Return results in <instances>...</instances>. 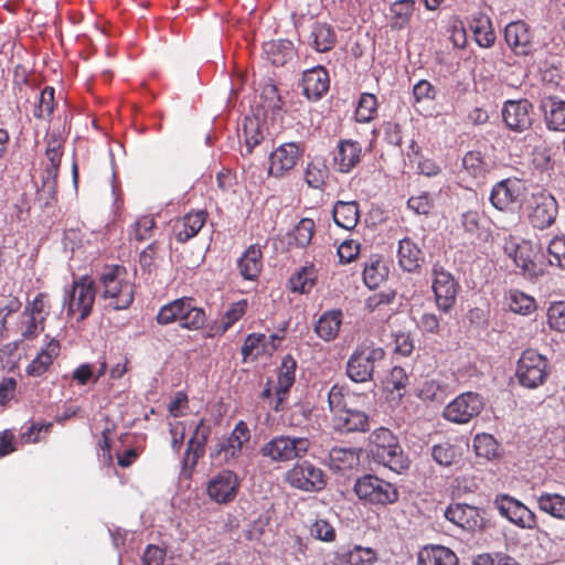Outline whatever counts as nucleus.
Here are the masks:
<instances>
[{
  "label": "nucleus",
  "instance_id": "f257e3e1",
  "mask_svg": "<svg viewBox=\"0 0 565 565\" xmlns=\"http://www.w3.org/2000/svg\"><path fill=\"white\" fill-rule=\"evenodd\" d=\"M355 397V394L338 385H333L328 393L332 427L340 434L366 431L370 428L369 416L353 407Z\"/></svg>",
  "mask_w": 565,
  "mask_h": 565
},
{
  "label": "nucleus",
  "instance_id": "f03ea898",
  "mask_svg": "<svg viewBox=\"0 0 565 565\" xmlns=\"http://www.w3.org/2000/svg\"><path fill=\"white\" fill-rule=\"evenodd\" d=\"M99 290L107 306L114 310H125L134 301V287L126 279V270L121 266L107 267L99 278Z\"/></svg>",
  "mask_w": 565,
  "mask_h": 565
},
{
  "label": "nucleus",
  "instance_id": "7ed1b4c3",
  "mask_svg": "<svg viewBox=\"0 0 565 565\" xmlns=\"http://www.w3.org/2000/svg\"><path fill=\"white\" fill-rule=\"evenodd\" d=\"M384 358L385 351L382 348L373 343H362L350 355L347 362V374L353 382H370Z\"/></svg>",
  "mask_w": 565,
  "mask_h": 565
},
{
  "label": "nucleus",
  "instance_id": "20e7f679",
  "mask_svg": "<svg viewBox=\"0 0 565 565\" xmlns=\"http://www.w3.org/2000/svg\"><path fill=\"white\" fill-rule=\"evenodd\" d=\"M250 440V430L244 420H239L232 433L211 450L216 465H233L243 455Z\"/></svg>",
  "mask_w": 565,
  "mask_h": 565
},
{
  "label": "nucleus",
  "instance_id": "39448f33",
  "mask_svg": "<svg viewBox=\"0 0 565 565\" xmlns=\"http://www.w3.org/2000/svg\"><path fill=\"white\" fill-rule=\"evenodd\" d=\"M310 446L311 443L306 437L280 435L265 443L260 454L273 461L285 462L305 457Z\"/></svg>",
  "mask_w": 565,
  "mask_h": 565
},
{
  "label": "nucleus",
  "instance_id": "423d86ee",
  "mask_svg": "<svg viewBox=\"0 0 565 565\" xmlns=\"http://www.w3.org/2000/svg\"><path fill=\"white\" fill-rule=\"evenodd\" d=\"M354 491L360 500L371 504H392L398 500L397 489L390 482L373 476L365 475L354 484Z\"/></svg>",
  "mask_w": 565,
  "mask_h": 565
},
{
  "label": "nucleus",
  "instance_id": "0eeeda50",
  "mask_svg": "<svg viewBox=\"0 0 565 565\" xmlns=\"http://www.w3.org/2000/svg\"><path fill=\"white\" fill-rule=\"evenodd\" d=\"M548 375L547 360L535 350H525L518 362L516 376L521 385L535 388L542 385Z\"/></svg>",
  "mask_w": 565,
  "mask_h": 565
},
{
  "label": "nucleus",
  "instance_id": "6e6552de",
  "mask_svg": "<svg viewBox=\"0 0 565 565\" xmlns=\"http://www.w3.org/2000/svg\"><path fill=\"white\" fill-rule=\"evenodd\" d=\"M504 252L525 277L537 278L544 275V267L536 262V247L530 241L510 239L504 245Z\"/></svg>",
  "mask_w": 565,
  "mask_h": 565
},
{
  "label": "nucleus",
  "instance_id": "1a4fd4ad",
  "mask_svg": "<svg viewBox=\"0 0 565 565\" xmlns=\"http://www.w3.org/2000/svg\"><path fill=\"white\" fill-rule=\"evenodd\" d=\"M285 480L290 487L306 492L320 491L327 484L322 469L308 460L298 462L289 469Z\"/></svg>",
  "mask_w": 565,
  "mask_h": 565
},
{
  "label": "nucleus",
  "instance_id": "9d476101",
  "mask_svg": "<svg viewBox=\"0 0 565 565\" xmlns=\"http://www.w3.org/2000/svg\"><path fill=\"white\" fill-rule=\"evenodd\" d=\"M433 291L435 302L444 313H448L455 306L460 286L458 280L443 266L433 267Z\"/></svg>",
  "mask_w": 565,
  "mask_h": 565
},
{
  "label": "nucleus",
  "instance_id": "9b49d317",
  "mask_svg": "<svg viewBox=\"0 0 565 565\" xmlns=\"http://www.w3.org/2000/svg\"><path fill=\"white\" fill-rule=\"evenodd\" d=\"M527 216L531 224L540 230L550 227L557 215V202L546 191L532 193L526 203Z\"/></svg>",
  "mask_w": 565,
  "mask_h": 565
},
{
  "label": "nucleus",
  "instance_id": "f8f14e48",
  "mask_svg": "<svg viewBox=\"0 0 565 565\" xmlns=\"http://www.w3.org/2000/svg\"><path fill=\"white\" fill-rule=\"evenodd\" d=\"M484 407L483 398L473 392L462 393L444 409V417L456 424H466L478 416Z\"/></svg>",
  "mask_w": 565,
  "mask_h": 565
},
{
  "label": "nucleus",
  "instance_id": "ddd939ff",
  "mask_svg": "<svg viewBox=\"0 0 565 565\" xmlns=\"http://www.w3.org/2000/svg\"><path fill=\"white\" fill-rule=\"evenodd\" d=\"M96 289L94 282L88 277H82L73 284L71 294L65 298L67 313H79V320L87 318L92 311L95 300Z\"/></svg>",
  "mask_w": 565,
  "mask_h": 565
},
{
  "label": "nucleus",
  "instance_id": "4468645a",
  "mask_svg": "<svg viewBox=\"0 0 565 565\" xmlns=\"http://www.w3.org/2000/svg\"><path fill=\"white\" fill-rule=\"evenodd\" d=\"M525 190V184L521 180L505 179L492 188L490 201L500 211L513 209L524 200Z\"/></svg>",
  "mask_w": 565,
  "mask_h": 565
},
{
  "label": "nucleus",
  "instance_id": "2eb2a0df",
  "mask_svg": "<svg viewBox=\"0 0 565 565\" xmlns=\"http://www.w3.org/2000/svg\"><path fill=\"white\" fill-rule=\"evenodd\" d=\"M494 505L503 518L522 529H533L536 524L534 512L508 494L497 497Z\"/></svg>",
  "mask_w": 565,
  "mask_h": 565
},
{
  "label": "nucleus",
  "instance_id": "dca6fc26",
  "mask_svg": "<svg viewBox=\"0 0 565 565\" xmlns=\"http://www.w3.org/2000/svg\"><path fill=\"white\" fill-rule=\"evenodd\" d=\"M210 435V427L200 420L188 441V447L182 459L181 475L191 478L199 459L204 455L205 444Z\"/></svg>",
  "mask_w": 565,
  "mask_h": 565
},
{
  "label": "nucleus",
  "instance_id": "f3484780",
  "mask_svg": "<svg viewBox=\"0 0 565 565\" xmlns=\"http://www.w3.org/2000/svg\"><path fill=\"white\" fill-rule=\"evenodd\" d=\"M301 148L299 143L286 142L275 149L269 157V169L270 175L280 178L291 171L301 156Z\"/></svg>",
  "mask_w": 565,
  "mask_h": 565
},
{
  "label": "nucleus",
  "instance_id": "a211bd4d",
  "mask_svg": "<svg viewBox=\"0 0 565 565\" xmlns=\"http://www.w3.org/2000/svg\"><path fill=\"white\" fill-rule=\"evenodd\" d=\"M239 480L231 470H222L207 483V495L216 503H228L237 494Z\"/></svg>",
  "mask_w": 565,
  "mask_h": 565
},
{
  "label": "nucleus",
  "instance_id": "6ab92c4d",
  "mask_svg": "<svg viewBox=\"0 0 565 565\" xmlns=\"http://www.w3.org/2000/svg\"><path fill=\"white\" fill-rule=\"evenodd\" d=\"M532 104L527 99L508 100L502 109L507 127L513 131H524L532 125Z\"/></svg>",
  "mask_w": 565,
  "mask_h": 565
},
{
  "label": "nucleus",
  "instance_id": "aec40b11",
  "mask_svg": "<svg viewBox=\"0 0 565 565\" xmlns=\"http://www.w3.org/2000/svg\"><path fill=\"white\" fill-rule=\"evenodd\" d=\"M444 515L455 525L469 532H475L483 525V518L480 510L469 504H451L445 510Z\"/></svg>",
  "mask_w": 565,
  "mask_h": 565
},
{
  "label": "nucleus",
  "instance_id": "412c9836",
  "mask_svg": "<svg viewBox=\"0 0 565 565\" xmlns=\"http://www.w3.org/2000/svg\"><path fill=\"white\" fill-rule=\"evenodd\" d=\"M361 157L362 147L358 141L342 140L333 156L334 169L341 173H349L361 161Z\"/></svg>",
  "mask_w": 565,
  "mask_h": 565
},
{
  "label": "nucleus",
  "instance_id": "4be33fe9",
  "mask_svg": "<svg viewBox=\"0 0 565 565\" xmlns=\"http://www.w3.org/2000/svg\"><path fill=\"white\" fill-rule=\"evenodd\" d=\"M62 146L63 140L60 138V136H50L45 152L49 164L46 166L43 174V186L47 188L49 191H52L56 183L58 167L62 159Z\"/></svg>",
  "mask_w": 565,
  "mask_h": 565
},
{
  "label": "nucleus",
  "instance_id": "5701e85b",
  "mask_svg": "<svg viewBox=\"0 0 565 565\" xmlns=\"http://www.w3.org/2000/svg\"><path fill=\"white\" fill-rule=\"evenodd\" d=\"M540 108L550 130L565 131V100L557 96H545L541 99Z\"/></svg>",
  "mask_w": 565,
  "mask_h": 565
},
{
  "label": "nucleus",
  "instance_id": "b1692460",
  "mask_svg": "<svg viewBox=\"0 0 565 565\" xmlns=\"http://www.w3.org/2000/svg\"><path fill=\"white\" fill-rule=\"evenodd\" d=\"M371 452L377 462L395 472H401L408 468V459L398 445L397 439H395V443H390L380 449L371 450Z\"/></svg>",
  "mask_w": 565,
  "mask_h": 565
},
{
  "label": "nucleus",
  "instance_id": "393cba45",
  "mask_svg": "<svg viewBox=\"0 0 565 565\" xmlns=\"http://www.w3.org/2000/svg\"><path fill=\"white\" fill-rule=\"evenodd\" d=\"M302 89L309 99H319L329 89L327 71L321 66H317L303 72Z\"/></svg>",
  "mask_w": 565,
  "mask_h": 565
},
{
  "label": "nucleus",
  "instance_id": "a878e982",
  "mask_svg": "<svg viewBox=\"0 0 565 565\" xmlns=\"http://www.w3.org/2000/svg\"><path fill=\"white\" fill-rule=\"evenodd\" d=\"M504 39L518 55H526L531 50V32L522 21L509 23L504 30Z\"/></svg>",
  "mask_w": 565,
  "mask_h": 565
},
{
  "label": "nucleus",
  "instance_id": "bb28decb",
  "mask_svg": "<svg viewBox=\"0 0 565 565\" xmlns=\"http://www.w3.org/2000/svg\"><path fill=\"white\" fill-rule=\"evenodd\" d=\"M206 222V212L196 211L185 214L178 220L173 226L174 235L178 242L185 243L194 237Z\"/></svg>",
  "mask_w": 565,
  "mask_h": 565
},
{
  "label": "nucleus",
  "instance_id": "cd10ccee",
  "mask_svg": "<svg viewBox=\"0 0 565 565\" xmlns=\"http://www.w3.org/2000/svg\"><path fill=\"white\" fill-rule=\"evenodd\" d=\"M457 555L443 545L424 546L417 555V565H458Z\"/></svg>",
  "mask_w": 565,
  "mask_h": 565
},
{
  "label": "nucleus",
  "instance_id": "c85d7f7f",
  "mask_svg": "<svg viewBox=\"0 0 565 565\" xmlns=\"http://www.w3.org/2000/svg\"><path fill=\"white\" fill-rule=\"evenodd\" d=\"M342 318L341 310L333 309L323 312L315 323L316 334L327 342L334 340L339 334Z\"/></svg>",
  "mask_w": 565,
  "mask_h": 565
},
{
  "label": "nucleus",
  "instance_id": "c756f323",
  "mask_svg": "<svg viewBox=\"0 0 565 565\" xmlns=\"http://www.w3.org/2000/svg\"><path fill=\"white\" fill-rule=\"evenodd\" d=\"M179 302L183 303L184 309L180 310L179 324L185 329L198 330L202 328L206 321L203 309L196 307L193 298H179Z\"/></svg>",
  "mask_w": 565,
  "mask_h": 565
},
{
  "label": "nucleus",
  "instance_id": "7c9ffc66",
  "mask_svg": "<svg viewBox=\"0 0 565 565\" xmlns=\"http://www.w3.org/2000/svg\"><path fill=\"white\" fill-rule=\"evenodd\" d=\"M60 344L56 340H51L38 353L35 359L26 367V373L30 376H41L44 374L54 359L58 355Z\"/></svg>",
  "mask_w": 565,
  "mask_h": 565
},
{
  "label": "nucleus",
  "instance_id": "2f4dec72",
  "mask_svg": "<svg viewBox=\"0 0 565 565\" xmlns=\"http://www.w3.org/2000/svg\"><path fill=\"white\" fill-rule=\"evenodd\" d=\"M398 264L406 271H415L424 260L419 247L409 238L399 241L397 250Z\"/></svg>",
  "mask_w": 565,
  "mask_h": 565
},
{
  "label": "nucleus",
  "instance_id": "473e14b6",
  "mask_svg": "<svg viewBox=\"0 0 565 565\" xmlns=\"http://www.w3.org/2000/svg\"><path fill=\"white\" fill-rule=\"evenodd\" d=\"M469 25L478 45L481 47H490L493 45L495 34L492 29L491 20L488 15L480 12L475 13Z\"/></svg>",
  "mask_w": 565,
  "mask_h": 565
},
{
  "label": "nucleus",
  "instance_id": "72a5a7b5",
  "mask_svg": "<svg viewBox=\"0 0 565 565\" xmlns=\"http://www.w3.org/2000/svg\"><path fill=\"white\" fill-rule=\"evenodd\" d=\"M337 35L333 28L324 22H317L310 32V45L317 52H328L335 44Z\"/></svg>",
  "mask_w": 565,
  "mask_h": 565
},
{
  "label": "nucleus",
  "instance_id": "f704fd0d",
  "mask_svg": "<svg viewBox=\"0 0 565 565\" xmlns=\"http://www.w3.org/2000/svg\"><path fill=\"white\" fill-rule=\"evenodd\" d=\"M359 209L354 201H338L333 207L334 223L345 230H352L359 222Z\"/></svg>",
  "mask_w": 565,
  "mask_h": 565
},
{
  "label": "nucleus",
  "instance_id": "c9c22d12",
  "mask_svg": "<svg viewBox=\"0 0 565 565\" xmlns=\"http://www.w3.org/2000/svg\"><path fill=\"white\" fill-rule=\"evenodd\" d=\"M264 53L273 65L282 66L294 56L292 43L288 40L266 42Z\"/></svg>",
  "mask_w": 565,
  "mask_h": 565
},
{
  "label": "nucleus",
  "instance_id": "e433bc0d",
  "mask_svg": "<svg viewBox=\"0 0 565 565\" xmlns=\"http://www.w3.org/2000/svg\"><path fill=\"white\" fill-rule=\"evenodd\" d=\"M238 269L241 275L248 280L258 277L262 269V252L255 246H250L238 259Z\"/></svg>",
  "mask_w": 565,
  "mask_h": 565
},
{
  "label": "nucleus",
  "instance_id": "4c0bfd02",
  "mask_svg": "<svg viewBox=\"0 0 565 565\" xmlns=\"http://www.w3.org/2000/svg\"><path fill=\"white\" fill-rule=\"evenodd\" d=\"M329 461L333 470L352 469L360 462L359 451L354 448L334 447L329 452Z\"/></svg>",
  "mask_w": 565,
  "mask_h": 565
},
{
  "label": "nucleus",
  "instance_id": "58836bf2",
  "mask_svg": "<svg viewBox=\"0 0 565 565\" xmlns=\"http://www.w3.org/2000/svg\"><path fill=\"white\" fill-rule=\"evenodd\" d=\"M460 222L463 231L471 237L487 239L489 236L487 221L479 212L467 211L462 213Z\"/></svg>",
  "mask_w": 565,
  "mask_h": 565
},
{
  "label": "nucleus",
  "instance_id": "ea45409f",
  "mask_svg": "<svg viewBox=\"0 0 565 565\" xmlns=\"http://www.w3.org/2000/svg\"><path fill=\"white\" fill-rule=\"evenodd\" d=\"M539 509L558 520H565V497L558 493L544 492L537 497Z\"/></svg>",
  "mask_w": 565,
  "mask_h": 565
},
{
  "label": "nucleus",
  "instance_id": "a19ab883",
  "mask_svg": "<svg viewBox=\"0 0 565 565\" xmlns=\"http://www.w3.org/2000/svg\"><path fill=\"white\" fill-rule=\"evenodd\" d=\"M415 8L414 0H398L391 7L390 26L392 30H402L408 24Z\"/></svg>",
  "mask_w": 565,
  "mask_h": 565
},
{
  "label": "nucleus",
  "instance_id": "79ce46f5",
  "mask_svg": "<svg viewBox=\"0 0 565 565\" xmlns=\"http://www.w3.org/2000/svg\"><path fill=\"white\" fill-rule=\"evenodd\" d=\"M297 369V363L295 359L290 355H286L280 364L278 370V383L276 387V393L279 396V401L282 399V396L289 391L295 382V373Z\"/></svg>",
  "mask_w": 565,
  "mask_h": 565
},
{
  "label": "nucleus",
  "instance_id": "37998d69",
  "mask_svg": "<svg viewBox=\"0 0 565 565\" xmlns=\"http://www.w3.org/2000/svg\"><path fill=\"white\" fill-rule=\"evenodd\" d=\"M376 559V553L369 547L354 546L339 557L338 565H372Z\"/></svg>",
  "mask_w": 565,
  "mask_h": 565
},
{
  "label": "nucleus",
  "instance_id": "c03bdc74",
  "mask_svg": "<svg viewBox=\"0 0 565 565\" xmlns=\"http://www.w3.org/2000/svg\"><path fill=\"white\" fill-rule=\"evenodd\" d=\"M460 456L461 452L459 448L448 441L435 445L431 448L433 459L438 465L444 467H449L454 463H457Z\"/></svg>",
  "mask_w": 565,
  "mask_h": 565
},
{
  "label": "nucleus",
  "instance_id": "a18cd8bd",
  "mask_svg": "<svg viewBox=\"0 0 565 565\" xmlns=\"http://www.w3.org/2000/svg\"><path fill=\"white\" fill-rule=\"evenodd\" d=\"M315 233V223L311 218H302L290 234L289 244L303 248L308 246Z\"/></svg>",
  "mask_w": 565,
  "mask_h": 565
},
{
  "label": "nucleus",
  "instance_id": "49530a36",
  "mask_svg": "<svg viewBox=\"0 0 565 565\" xmlns=\"http://www.w3.org/2000/svg\"><path fill=\"white\" fill-rule=\"evenodd\" d=\"M463 169L475 179L484 178L488 164L480 151H469L462 158Z\"/></svg>",
  "mask_w": 565,
  "mask_h": 565
},
{
  "label": "nucleus",
  "instance_id": "de8ad7c7",
  "mask_svg": "<svg viewBox=\"0 0 565 565\" xmlns=\"http://www.w3.org/2000/svg\"><path fill=\"white\" fill-rule=\"evenodd\" d=\"M377 113V99L375 95L370 93H363L360 97L355 118L359 122H370Z\"/></svg>",
  "mask_w": 565,
  "mask_h": 565
},
{
  "label": "nucleus",
  "instance_id": "09e8293b",
  "mask_svg": "<svg viewBox=\"0 0 565 565\" xmlns=\"http://www.w3.org/2000/svg\"><path fill=\"white\" fill-rule=\"evenodd\" d=\"M38 104L34 107L33 115L39 119H47L54 110V88L46 86L39 95Z\"/></svg>",
  "mask_w": 565,
  "mask_h": 565
},
{
  "label": "nucleus",
  "instance_id": "8fccbe9b",
  "mask_svg": "<svg viewBox=\"0 0 565 565\" xmlns=\"http://www.w3.org/2000/svg\"><path fill=\"white\" fill-rule=\"evenodd\" d=\"M316 275L312 267H303L290 280L292 291L300 294L309 292L315 284Z\"/></svg>",
  "mask_w": 565,
  "mask_h": 565
},
{
  "label": "nucleus",
  "instance_id": "3c124183",
  "mask_svg": "<svg viewBox=\"0 0 565 565\" xmlns=\"http://www.w3.org/2000/svg\"><path fill=\"white\" fill-rule=\"evenodd\" d=\"M510 309L520 315H530L536 308L535 300L522 291L513 290L509 296Z\"/></svg>",
  "mask_w": 565,
  "mask_h": 565
},
{
  "label": "nucleus",
  "instance_id": "603ef678",
  "mask_svg": "<svg viewBox=\"0 0 565 565\" xmlns=\"http://www.w3.org/2000/svg\"><path fill=\"white\" fill-rule=\"evenodd\" d=\"M387 269L380 260L371 263L365 266L363 271V280L365 285L373 289L376 288L386 277Z\"/></svg>",
  "mask_w": 565,
  "mask_h": 565
},
{
  "label": "nucleus",
  "instance_id": "864d4df0",
  "mask_svg": "<svg viewBox=\"0 0 565 565\" xmlns=\"http://www.w3.org/2000/svg\"><path fill=\"white\" fill-rule=\"evenodd\" d=\"M294 19L313 17L319 10V0H286Z\"/></svg>",
  "mask_w": 565,
  "mask_h": 565
},
{
  "label": "nucleus",
  "instance_id": "5fc2aeb1",
  "mask_svg": "<svg viewBox=\"0 0 565 565\" xmlns=\"http://www.w3.org/2000/svg\"><path fill=\"white\" fill-rule=\"evenodd\" d=\"M418 397L427 402L441 403L445 399V388L435 380H426L419 387Z\"/></svg>",
  "mask_w": 565,
  "mask_h": 565
},
{
  "label": "nucleus",
  "instance_id": "6e6d98bb",
  "mask_svg": "<svg viewBox=\"0 0 565 565\" xmlns=\"http://www.w3.org/2000/svg\"><path fill=\"white\" fill-rule=\"evenodd\" d=\"M243 132L246 150L250 153L254 147L259 145L263 139V134L258 127V120L256 118H245L243 122Z\"/></svg>",
  "mask_w": 565,
  "mask_h": 565
},
{
  "label": "nucleus",
  "instance_id": "4d7b16f0",
  "mask_svg": "<svg viewBox=\"0 0 565 565\" xmlns=\"http://www.w3.org/2000/svg\"><path fill=\"white\" fill-rule=\"evenodd\" d=\"M547 323L557 332H565V302L556 301L547 309Z\"/></svg>",
  "mask_w": 565,
  "mask_h": 565
},
{
  "label": "nucleus",
  "instance_id": "13d9d810",
  "mask_svg": "<svg viewBox=\"0 0 565 565\" xmlns=\"http://www.w3.org/2000/svg\"><path fill=\"white\" fill-rule=\"evenodd\" d=\"M21 301L18 297L8 296L0 299V335H2L6 330V326L8 319L13 315L20 311Z\"/></svg>",
  "mask_w": 565,
  "mask_h": 565
},
{
  "label": "nucleus",
  "instance_id": "bf43d9fd",
  "mask_svg": "<svg viewBox=\"0 0 565 565\" xmlns=\"http://www.w3.org/2000/svg\"><path fill=\"white\" fill-rule=\"evenodd\" d=\"M548 263L561 269H565V237H554L547 247Z\"/></svg>",
  "mask_w": 565,
  "mask_h": 565
},
{
  "label": "nucleus",
  "instance_id": "052dcab7",
  "mask_svg": "<svg viewBox=\"0 0 565 565\" xmlns=\"http://www.w3.org/2000/svg\"><path fill=\"white\" fill-rule=\"evenodd\" d=\"M247 301L245 299L239 300L231 305V307L224 313L218 330L224 333L231 326H233L246 311Z\"/></svg>",
  "mask_w": 565,
  "mask_h": 565
},
{
  "label": "nucleus",
  "instance_id": "680f3d73",
  "mask_svg": "<svg viewBox=\"0 0 565 565\" xmlns=\"http://www.w3.org/2000/svg\"><path fill=\"white\" fill-rule=\"evenodd\" d=\"M473 448L477 456L490 458L497 452V443L491 435L481 434L475 437Z\"/></svg>",
  "mask_w": 565,
  "mask_h": 565
},
{
  "label": "nucleus",
  "instance_id": "e2e57ef3",
  "mask_svg": "<svg viewBox=\"0 0 565 565\" xmlns=\"http://www.w3.org/2000/svg\"><path fill=\"white\" fill-rule=\"evenodd\" d=\"M184 309L183 303L175 299L159 310L157 315V321L159 324H169L172 322H179L180 310Z\"/></svg>",
  "mask_w": 565,
  "mask_h": 565
},
{
  "label": "nucleus",
  "instance_id": "0e129e2a",
  "mask_svg": "<svg viewBox=\"0 0 565 565\" xmlns=\"http://www.w3.org/2000/svg\"><path fill=\"white\" fill-rule=\"evenodd\" d=\"M156 226L154 218L149 215L139 217L135 222V230L132 236L136 241L142 242L149 239L152 236V231Z\"/></svg>",
  "mask_w": 565,
  "mask_h": 565
},
{
  "label": "nucleus",
  "instance_id": "69168bd1",
  "mask_svg": "<svg viewBox=\"0 0 565 565\" xmlns=\"http://www.w3.org/2000/svg\"><path fill=\"white\" fill-rule=\"evenodd\" d=\"M437 90L428 81L420 79L413 87V95L416 103L430 102L436 97Z\"/></svg>",
  "mask_w": 565,
  "mask_h": 565
},
{
  "label": "nucleus",
  "instance_id": "338daca9",
  "mask_svg": "<svg viewBox=\"0 0 565 565\" xmlns=\"http://www.w3.org/2000/svg\"><path fill=\"white\" fill-rule=\"evenodd\" d=\"M310 533L316 539L324 542H332L335 539L334 527L326 520H317L312 524Z\"/></svg>",
  "mask_w": 565,
  "mask_h": 565
},
{
  "label": "nucleus",
  "instance_id": "774afa93",
  "mask_svg": "<svg viewBox=\"0 0 565 565\" xmlns=\"http://www.w3.org/2000/svg\"><path fill=\"white\" fill-rule=\"evenodd\" d=\"M407 206L418 215H427L433 207V203L428 193L424 192L419 195L409 198Z\"/></svg>",
  "mask_w": 565,
  "mask_h": 565
}]
</instances>
